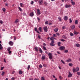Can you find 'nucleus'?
I'll return each instance as SVG.
<instances>
[{
  "instance_id": "nucleus-1",
  "label": "nucleus",
  "mask_w": 80,
  "mask_h": 80,
  "mask_svg": "<svg viewBox=\"0 0 80 80\" xmlns=\"http://www.w3.org/2000/svg\"><path fill=\"white\" fill-rule=\"evenodd\" d=\"M48 56H49V58L50 60H52L53 58V55L51 52H49L48 54Z\"/></svg>"
},
{
  "instance_id": "nucleus-2",
  "label": "nucleus",
  "mask_w": 80,
  "mask_h": 80,
  "mask_svg": "<svg viewBox=\"0 0 80 80\" xmlns=\"http://www.w3.org/2000/svg\"><path fill=\"white\" fill-rule=\"evenodd\" d=\"M43 29L45 32H48V28H47V26L44 27L43 28Z\"/></svg>"
},
{
  "instance_id": "nucleus-3",
  "label": "nucleus",
  "mask_w": 80,
  "mask_h": 80,
  "mask_svg": "<svg viewBox=\"0 0 80 80\" xmlns=\"http://www.w3.org/2000/svg\"><path fill=\"white\" fill-rule=\"evenodd\" d=\"M38 2L39 5H42L43 3V0H39Z\"/></svg>"
},
{
  "instance_id": "nucleus-4",
  "label": "nucleus",
  "mask_w": 80,
  "mask_h": 80,
  "mask_svg": "<svg viewBox=\"0 0 80 80\" xmlns=\"http://www.w3.org/2000/svg\"><path fill=\"white\" fill-rule=\"evenodd\" d=\"M65 7L66 8H70L71 7V5H68L67 4H66L65 5Z\"/></svg>"
},
{
  "instance_id": "nucleus-5",
  "label": "nucleus",
  "mask_w": 80,
  "mask_h": 80,
  "mask_svg": "<svg viewBox=\"0 0 80 80\" xmlns=\"http://www.w3.org/2000/svg\"><path fill=\"white\" fill-rule=\"evenodd\" d=\"M8 43L11 46H12L13 45V42L12 41H10Z\"/></svg>"
},
{
  "instance_id": "nucleus-6",
  "label": "nucleus",
  "mask_w": 80,
  "mask_h": 80,
  "mask_svg": "<svg viewBox=\"0 0 80 80\" xmlns=\"http://www.w3.org/2000/svg\"><path fill=\"white\" fill-rule=\"evenodd\" d=\"M38 28H37L36 27L35 28H34V30H35V32H36L37 33H39V34H40V32H39V31H38Z\"/></svg>"
},
{
  "instance_id": "nucleus-7",
  "label": "nucleus",
  "mask_w": 80,
  "mask_h": 80,
  "mask_svg": "<svg viewBox=\"0 0 80 80\" xmlns=\"http://www.w3.org/2000/svg\"><path fill=\"white\" fill-rule=\"evenodd\" d=\"M65 48L64 46H61L59 48V50H64Z\"/></svg>"
},
{
  "instance_id": "nucleus-8",
  "label": "nucleus",
  "mask_w": 80,
  "mask_h": 80,
  "mask_svg": "<svg viewBox=\"0 0 80 80\" xmlns=\"http://www.w3.org/2000/svg\"><path fill=\"white\" fill-rule=\"evenodd\" d=\"M37 13L38 15H40L41 13H40V10L39 9H37Z\"/></svg>"
},
{
  "instance_id": "nucleus-9",
  "label": "nucleus",
  "mask_w": 80,
  "mask_h": 80,
  "mask_svg": "<svg viewBox=\"0 0 80 80\" xmlns=\"http://www.w3.org/2000/svg\"><path fill=\"white\" fill-rule=\"evenodd\" d=\"M71 2L72 5H75V2H73V0H71Z\"/></svg>"
},
{
  "instance_id": "nucleus-10",
  "label": "nucleus",
  "mask_w": 80,
  "mask_h": 80,
  "mask_svg": "<svg viewBox=\"0 0 80 80\" xmlns=\"http://www.w3.org/2000/svg\"><path fill=\"white\" fill-rule=\"evenodd\" d=\"M34 50L36 52H38V47H36L34 48Z\"/></svg>"
},
{
  "instance_id": "nucleus-11",
  "label": "nucleus",
  "mask_w": 80,
  "mask_h": 80,
  "mask_svg": "<svg viewBox=\"0 0 80 80\" xmlns=\"http://www.w3.org/2000/svg\"><path fill=\"white\" fill-rule=\"evenodd\" d=\"M68 77H72V74L71 73V72H69V75L68 76Z\"/></svg>"
},
{
  "instance_id": "nucleus-12",
  "label": "nucleus",
  "mask_w": 80,
  "mask_h": 80,
  "mask_svg": "<svg viewBox=\"0 0 80 80\" xmlns=\"http://www.w3.org/2000/svg\"><path fill=\"white\" fill-rule=\"evenodd\" d=\"M34 15V13H33V12H31L30 14V17H33Z\"/></svg>"
},
{
  "instance_id": "nucleus-13",
  "label": "nucleus",
  "mask_w": 80,
  "mask_h": 80,
  "mask_svg": "<svg viewBox=\"0 0 80 80\" xmlns=\"http://www.w3.org/2000/svg\"><path fill=\"white\" fill-rule=\"evenodd\" d=\"M64 19L65 21H67L68 20V17L67 16H65L64 17Z\"/></svg>"
},
{
  "instance_id": "nucleus-14",
  "label": "nucleus",
  "mask_w": 80,
  "mask_h": 80,
  "mask_svg": "<svg viewBox=\"0 0 80 80\" xmlns=\"http://www.w3.org/2000/svg\"><path fill=\"white\" fill-rule=\"evenodd\" d=\"M67 62H72V60L71 59H68L66 60Z\"/></svg>"
},
{
  "instance_id": "nucleus-15",
  "label": "nucleus",
  "mask_w": 80,
  "mask_h": 80,
  "mask_svg": "<svg viewBox=\"0 0 80 80\" xmlns=\"http://www.w3.org/2000/svg\"><path fill=\"white\" fill-rule=\"evenodd\" d=\"M41 59L42 60H45V55H43L42 56Z\"/></svg>"
},
{
  "instance_id": "nucleus-16",
  "label": "nucleus",
  "mask_w": 80,
  "mask_h": 80,
  "mask_svg": "<svg viewBox=\"0 0 80 80\" xmlns=\"http://www.w3.org/2000/svg\"><path fill=\"white\" fill-rule=\"evenodd\" d=\"M19 20L18 19H17L15 21V23H17L19 22Z\"/></svg>"
},
{
  "instance_id": "nucleus-17",
  "label": "nucleus",
  "mask_w": 80,
  "mask_h": 80,
  "mask_svg": "<svg viewBox=\"0 0 80 80\" xmlns=\"http://www.w3.org/2000/svg\"><path fill=\"white\" fill-rule=\"evenodd\" d=\"M39 51L40 52V53H43V51H42V49H41V48H39Z\"/></svg>"
},
{
  "instance_id": "nucleus-18",
  "label": "nucleus",
  "mask_w": 80,
  "mask_h": 80,
  "mask_svg": "<svg viewBox=\"0 0 80 80\" xmlns=\"http://www.w3.org/2000/svg\"><path fill=\"white\" fill-rule=\"evenodd\" d=\"M61 43H62V42H58V46L59 47H60V46H61L60 44H61Z\"/></svg>"
},
{
  "instance_id": "nucleus-19",
  "label": "nucleus",
  "mask_w": 80,
  "mask_h": 80,
  "mask_svg": "<svg viewBox=\"0 0 80 80\" xmlns=\"http://www.w3.org/2000/svg\"><path fill=\"white\" fill-rule=\"evenodd\" d=\"M2 11H3L4 13H5V11H6V9L5 8H3L2 9Z\"/></svg>"
},
{
  "instance_id": "nucleus-20",
  "label": "nucleus",
  "mask_w": 80,
  "mask_h": 80,
  "mask_svg": "<svg viewBox=\"0 0 80 80\" xmlns=\"http://www.w3.org/2000/svg\"><path fill=\"white\" fill-rule=\"evenodd\" d=\"M75 24H78V21L77 20H76L75 22Z\"/></svg>"
},
{
  "instance_id": "nucleus-21",
  "label": "nucleus",
  "mask_w": 80,
  "mask_h": 80,
  "mask_svg": "<svg viewBox=\"0 0 80 80\" xmlns=\"http://www.w3.org/2000/svg\"><path fill=\"white\" fill-rule=\"evenodd\" d=\"M75 46H76V47H80V44L78 43L76 44Z\"/></svg>"
},
{
  "instance_id": "nucleus-22",
  "label": "nucleus",
  "mask_w": 80,
  "mask_h": 80,
  "mask_svg": "<svg viewBox=\"0 0 80 80\" xmlns=\"http://www.w3.org/2000/svg\"><path fill=\"white\" fill-rule=\"evenodd\" d=\"M75 25H72L71 27V28L72 29H75Z\"/></svg>"
},
{
  "instance_id": "nucleus-23",
  "label": "nucleus",
  "mask_w": 80,
  "mask_h": 80,
  "mask_svg": "<svg viewBox=\"0 0 80 80\" xmlns=\"http://www.w3.org/2000/svg\"><path fill=\"white\" fill-rule=\"evenodd\" d=\"M19 73L20 75H22V73H23V72L22 71H19Z\"/></svg>"
},
{
  "instance_id": "nucleus-24",
  "label": "nucleus",
  "mask_w": 80,
  "mask_h": 80,
  "mask_svg": "<svg viewBox=\"0 0 80 80\" xmlns=\"http://www.w3.org/2000/svg\"><path fill=\"white\" fill-rule=\"evenodd\" d=\"M7 50L8 51H10L11 50V48L10 47H8L7 48Z\"/></svg>"
},
{
  "instance_id": "nucleus-25",
  "label": "nucleus",
  "mask_w": 80,
  "mask_h": 80,
  "mask_svg": "<svg viewBox=\"0 0 80 80\" xmlns=\"http://www.w3.org/2000/svg\"><path fill=\"white\" fill-rule=\"evenodd\" d=\"M58 28H55L54 29L55 32H58Z\"/></svg>"
},
{
  "instance_id": "nucleus-26",
  "label": "nucleus",
  "mask_w": 80,
  "mask_h": 80,
  "mask_svg": "<svg viewBox=\"0 0 80 80\" xmlns=\"http://www.w3.org/2000/svg\"><path fill=\"white\" fill-rule=\"evenodd\" d=\"M74 33L75 35H78V33L77 32L75 31L74 32Z\"/></svg>"
},
{
  "instance_id": "nucleus-27",
  "label": "nucleus",
  "mask_w": 80,
  "mask_h": 80,
  "mask_svg": "<svg viewBox=\"0 0 80 80\" xmlns=\"http://www.w3.org/2000/svg\"><path fill=\"white\" fill-rule=\"evenodd\" d=\"M58 19L59 20V22H61V21H62V19H61V17H58Z\"/></svg>"
},
{
  "instance_id": "nucleus-28",
  "label": "nucleus",
  "mask_w": 80,
  "mask_h": 80,
  "mask_svg": "<svg viewBox=\"0 0 80 80\" xmlns=\"http://www.w3.org/2000/svg\"><path fill=\"white\" fill-rule=\"evenodd\" d=\"M50 45H51V46H54L55 45V44H54L53 43H52V42H51L50 43Z\"/></svg>"
},
{
  "instance_id": "nucleus-29",
  "label": "nucleus",
  "mask_w": 80,
  "mask_h": 80,
  "mask_svg": "<svg viewBox=\"0 0 80 80\" xmlns=\"http://www.w3.org/2000/svg\"><path fill=\"white\" fill-rule=\"evenodd\" d=\"M72 71L74 73H75L76 72V69L75 68H73L72 69Z\"/></svg>"
},
{
  "instance_id": "nucleus-30",
  "label": "nucleus",
  "mask_w": 80,
  "mask_h": 80,
  "mask_svg": "<svg viewBox=\"0 0 80 80\" xmlns=\"http://www.w3.org/2000/svg\"><path fill=\"white\" fill-rule=\"evenodd\" d=\"M69 66H70V67H72L73 66V64L72 63H69L68 64Z\"/></svg>"
},
{
  "instance_id": "nucleus-31",
  "label": "nucleus",
  "mask_w": 80,
  "mask_h": 80,
  "mask_svg": "<svg viewBox=\"0 0 80 80\" xmlns=\"http://www.w3.org/2000/svg\"><path fill=\"white\" fill-rule=\"evenodd\" d=\"M39 30L40 32H42V28L41 27H40L39 28Z\"/></svg>"
},
{
  "instance_id": "nucleus-32",
  "label": "nucleus",
  "mask_w": 80,
  "mask_h": 80,
  "mask_svg": "<svg viewBox=\"0 0 80 80\" xmlns=\"http://www.w3.org/2000/svg\"><path fill=\"white\" fill-rule=\"evenodd\" d=\"M4 74H5V72L3 71H2V74H1V75H2V76H3V75H4Z\"/></svg>"
},
{
  "instance_id": "nucleus-33",
  "label": "nucleus",
  "mask_w": 80,
  "mask_h": 80,
  "mask_svg": "<svg viewBox=\"0 0 80 80\" xmlns=\"http://www.w3.org/2000/svg\"><path fill=\"white\" fill-rule=\"evenodd\" d=\"M79 70V68H76V72H78Z\"/></svg>"
},
{
  "instance_id": "nucleus-34",
  "label": "nucleus",
  "mask_w": 80,
  "mask_h": 80,
  "mask_svg": "<svg viewBox=\"0 0 80 80\" xmlns=\"http://www.w3.org/2000/svg\"><path fill=\"white\" fill-rule=\"evenodd\" d=\"M45 25H48V21H46L45 22Z\"/></svg>"
},
{
  "instance_id": "nucleus-35",
  "label": "nucleus",
  "mask_w": 80,
  "mask_h": 80,
  "mask_svg": "<svg viewBox=\"0 0 80 80\" xmlns=\"http://www.w3.org/2000/svg\"><path fill=\"white\" fill-rule=\"evenodd\" d=\"M41 80H45V78L44 77H41Z\"/></svg>"
},
{
  "instance_id": "nucleus-36",
  "label": "nucleus",
  "mask_w": 80,
  "mask_h": 80,
  "mask_svg": "<svg viewBox=\"0 0 80 80\" xmlns=\"http://www.w3.org/2000/svg\"><path fill=\"white\" fill-rule=\"evenodd\" d=\"M62 29H65L66 28V27H65V26H63L62 27Z\"/></svg>"
},
{
  "instance_id": "nucleus-37",
  "label": "nucleus",
  "mask_w": 80,
  "mask_h": 80,
  "mask_svg": "<svg viewBox=\"0 0 80 80\" xmlns=\"http://www.w3.org/2000/svg\"><path fill=\"white\" fill-rule=\"evenodd\" d=\"M70 36H73L74 35L73 34V33H70Z\"/></svg>"
},
{
  "instance_id": "nucleus-38",
  "label": "nucleus",
  "mask_w": 80,
  "mask_h": 80,
  "mask_svg": "<svg viewBox=\"0 0 80 80\" xmlns=\"http://www.w3.org/2000/svg\"><path fill=\"white\" fill-rule=\"evenodd\" d=\"M69 23H72V19H71V18L69 19Z\"/></svg>"
},
{
  "instance_id": "nucleus-39",
  "label": "nucleus",
  "mask_w": 80,
  "mask_h": 80,
  "mask_svg": "<svg viewBox=\"0 0 80 80\" xmlns=\"http://www.w3.org/2000/svg\"><path fill=\"white\" fill-rule=\"evenodd\" d=\"M68 52V50H65L64 52V53H67Z\"/></svg>"
},
{
  "instance_id": "nucleus-40",
  "label": "nucleus",
  "mask_w": 80,
  "mask_h": 80,
  "mask_svg": "<svg viewBox=\"0 0 80 80\" xmlns=\"http://www.w3.org/2000/svg\"><path fill=\"white\" fill-rule=\"evenodd\" d=\"M20 5L21 7H23V3H20Z\"/></svg>"
},
{
  "instance_id": "nucleus-41",
  "label": "nucleus",
  "mask_w": 80,
  "mask_h": 80,
  "mask_svg": "<svg viewBox=\"0 0 80 80\" xmlns=\"http://www.w3.org/2000/svg\"><path fill=\"white\" fill-rule=\"evenodd\" d=\"M0 23H1V24H3V21L2 20H0Z\"/></svg>"
},
{
  "instance_id": "nucleus-42",
  "label": "nucleus",
  "mask_w": 80,
  "mask_h": 80,
  "mask_svg": "<svg viewBox=\"0 0 80 80\" xmlns=\"http://www.w3.org/2000/svg\"><path fill=\"white\" fill-rule=\"evenodd\" d=\"M30 65H29L28 66V70H29V69H30Z\"/></svg>"
},
{
  "instance_id": "nucleus-43",
  "label": "nucleus",
  "mask_w": 80,
  "mask_h": 80,
  "mask_svg": "<svg viewBox=\"0 0 80 80\" xmlns=\"http://www.w3.org/2000/svg\"><path fill=\"white\" fill-rule=\"evenodd\" d=\"M43 48L44 50H47V48H46V47L45 46H43Z\"/></svg>"
},
{
  "instance_id": "nucleus-44",
  "label": "nucleus",
  "mask_w": 80,
  "mask_h": 80,
  "mask_svg": "<svg viewBox=\"0 0 80 80\" xmlns=\"http://www.w3.org/2000/svg\"><path fill=\"white\" fill-rule=\"evenodd\" d=\"M4 68H4V67H1V70H3V69Z\"/></svg>"
},
{
  "instance_id": "nucleus-45",
  "label": "nucleus",
  "mask_w": 80,
  "mask_h": 80,
  "mask_svg": "<svg viewBox=\"0 0 80 80\" xmlns=\"http://www.w3.org/2000/svg\"><path fill=\"white\" fill-rule=\"evenodd\" d=\"M61 62H62V63H63V64H65V62H64V61H63V60H61Z\"/></svg>"
},
{
  "instance_id": "nucleus-46",
  "label": "nucleus",
  "mask_w": 80,
  "mask_h": 80,
  "mask_svg": "<svg viewBox=\"0 0 80 80\" xmlns=\"http://www.w3.org/2000/svg\"><path fill=\"white\" fill-rule=\"evenodd\" d=\"M50 40H53V37H52L51 38H50Z\"/></svg>"
},
{
  "instance_id": "nucleus-47",
  "label": "nucleus",
  "mask_w": 80,
  "mask_h": 80,
  "mask_svg": "<svg viewBox=\"0 0 80 80\" xmlns=\"http://www.w3.org/2000/svg\"><path fill=\"white\" fill-rule=\"evenodd\" d=\"M62 37V38H64V39H66V37H65V36H63Z\"/></svg>"
},
{
  "instance_id": "nucleus-48",
  "label": "nucleus",
  "mask_w": 80,
  "mask_h": 80,
  "mask_svg": "<svg viewBox=\"0 0 80 80\" xmlns=\"http://www.w3.org/2000/svg\"><path fill=\"white\" fill-rule=\"evenodd\" d=\"M53 37H57V35L55 34H53Z\"/></svg>"
},
{
  "instance_id": "nucleus-49",
  "label": "nucleus",
  "mask_w": 80,
  "mask_h": 80,
  "mask_svg": "<svg viewBox=\"0 0 80 80\" xmlns=\"http://www.w3.org/2000/svg\"><path fill=\"white\" fill-rule=\"evenodd\" d=\"M18 8H19V10H20V11H22V9L21 8H20V7H18Z\"/></svg>"
},
{
  "instance_id": "nucleus-50",
  "label": "nucleus",
  "mask_w": 80,
  "mask_h": 80,
  "mask_svg": "<svg viewBox=\"0 0 80 80\" xmlns=\"http://www.w3.org/2000/svg\"><path fill=\"white\" fill-rule=\"evenodd\" d=\"M34 2H33V1H32L31 2V5H33V4Z\"/></svg>"
},
{
  "instance_id": "nucleus-51",
  "label": "nucleus",
  "mask_w": 80,
  "mask_h": 80,
  "mask_svg": "<svg viewBox=\"0 0 80 80\" xmlns=\"http://www.w3.org/2000/svg\"><path fill=\"white\" fill-rule=\"evenodd\" d=\"M39 68H41L42 67V65H41V64H40L39 65Z\"/></svg>"
},
{
  "instance_id": "nucleus-52",
  "label": "nucleus",
  "mask_w": 80,
  "mask_h": 80,
  "mask_svg": "<svg viewBox=\"0 0 80 80\" xmlns=\"http://www.w3.org/2000/svg\"><path fill=\"white\" fill-rule=\"evenodd\" d=\"M78 75H80V72H78L77 73Z\"/></svg>"
},
{
  "instance_id": "nucleus-53",
  "label": "nucleus",
  "mask_w": 80,
  "mask_h": 80,
  "mask_svg": "<svg viewBox=\"0 0 80 80\" xmlns=\"http://www.w3.org/2000/svg\"><path fill=\"white\" fill-rule=\"evenodd\" d=\"M3 47L2 46H0V50H2L3 48Z\"/></svg>"
},
{
  "instance_id": "nucleus-54",
  "label": "nucleus",
  "mask_w": 80,
  "mask_h": 80,
  "mask_svg": "<svg viewBox=\"0 0 80 80\" xmlns=\"http://www.w3.org/2000/svg\"><path fill=\"white\" fill-rule=\"evenodd\" d=\"M23 16H25L26 15V13L24 12L23 14Z\"/></svg>"
},
{
  "instance_id": "nucleus-55",
  "label": "nucleus",
  "mask_w": 80,
  "mask_h": 80,
  "mask_svg": "<svg viewBox=\"0 0 80 80\" xmlns=\"http://www.w3.org/2000/svg\"><path fill=\"white\" fill-rule=\"evenodd\" d=\"M38 38L39 39H41V37H40V35H38Z\"/></svg>"
},
{
  "instance_id": "nucleus-56",
  "label": "nucleus",
  "mask_w": 80,
  "mask_h": 80,
  "mask_svg": "<svg viewBox=\"0 0 80 80\" xmlns=\"http://www.w3.org/2000/svg\"><path fill=\"white\" fill-rule=\"evenodd\" d=\"M11 80H15V78H13V77H12V78H11Z\"/></svg>"
},
{
  "instance_id": "nucleus-57",
  "label": "nucleus",
  "mask_w": 80,
  "mask_h": 80,
  "mask_svg": "<svg viewBox=\"0 0 80 80\" xmlns=\"http://www.w3.org/2000/svg\"><path fill=\"white\" fill-rule=\"evenodd\" d=\"M14 40H17V38H16L15 36L14 37Z\"/></svg>"
},
{
  "instance_id": "nucleus-58",
  "label": "nucleus",
  "mask_w": 80,
  "mask_h": 80,
  "mask_svg": "<svg viewBox=\"0 0 80 80\" xmlns=\"http://www.w3.org/2000/svg\"><path fill=\"white\" fill-rule=\"evenodd\" d=\"M43 45L44 46H46V45H47V44H45V43H43Z\"/></svg>"
},
{
  "instance_id": "nucleus-59",
  "label": "nucleus",
  "mask_w": 80,
  "mask_h": 80,
  "mask_svg": "<svg viewBox=\"0 0 80 80\" xmlns=\"http://www.w3.org/2000/svg\"><path fill=\"white\" fill-rule=\"evenodd\" d=\"M44 4H45V5H47V4H48V3H47V2H45L44 3Z\"/></svg>"
},
{
  "instance_id": "nucleus-60",
  "label": "nucleus",
  "mask_w": 80,
  "mask_h": 80,
  "mask_svg": "<svg viewBox=\"0 0 80 80\" xmlns=\"http://www.w3.org/2000/svg\"><path fill=\"white\" fill-rule=\"evenodd\" d=\"M52 24V22H49L48 23V25H49Z\"/></svg>"
},
{
  "instance_id": "nucleus-61",
  "label": "nucleus",
  "mask_w": 80,
  "mask_h": 80,
  "mask_svg": "<svg viewBox=\"0 0 80 80\" xmlns=\"http://www.w3.org/2000/svg\"><path fill=\"white\" fill-rule=\"evenodd\" d=\"M57 53H58V54H60V53L59 52L57 51Z\"/></svg>"
},
{
  "instance_id": "nucleus-62",
  "label": "nucleus",
  "mask_w": 80,
  "mask_h": 80,
  "mask_svg": "<svg viewBox=\"0 0 80 80\" xmlns=\"http://www.w3.org/2000/svg\"><path fill=\"white\" fill-rule=\"evenodd\" d=\"M37 19L38 20H40V18H38V17Z\"/></svg>"
},
{
  "instance_id": "nucleus-63",
  "label": "nucleus",
  "mask_w": 80,
  "mask_h": 80,
  "mask_svg": "<svg viewBox=\"0 0 80 80\" xmlns=\"http://www.w3.org/2000/svg\"><path fill=\"white\" fill-rule=\"evenodd\" d=\"M52 77H53V78H56L55 76L54 75H52Z\"/></svg>"
},
{
  "instance_id": "nucleus-64",
  "label": "nucleus",
  "mask_w": 80,
  "mask_h": 80,
  "mask_svg": "<svg viewBox=\"0 0 80 80\" xmlns=\"http://www.w3.org/2000/svg\"><path fill=\"white\" fill-rule=\"evenodd\" d=\"M34 80H39V79L38 78L35 79Z\"/></svg>"
}]
</instances>
